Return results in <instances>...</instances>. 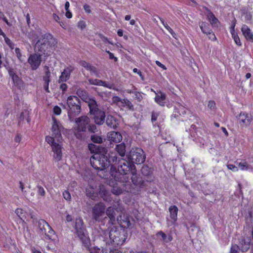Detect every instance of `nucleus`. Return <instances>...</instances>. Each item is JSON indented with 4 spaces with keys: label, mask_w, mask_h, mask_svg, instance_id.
<instances>
[{
    "label": "nucleus",
    "mask_w": 253,
    "mask_h": 253,
    "mask_svg": "<svg viewBox=\"0 0 253 253\" xmlns=\"http://www.w3.org/2000/svg\"><path fill=\"white\" fill-rule=\"evenodd\" d=\"M117 152L121 156H124L126 153V146L124 143L117 145L116 148Z\"/></svg>",
    "instance_id": "f704fd0d"
},
{
    "label": "nucleus",
    "mask_w": 253,
    "mask_h": 253,
    "mask_svg": "<svg viewBox=\"0 0 253 253\" xmlns=\"http://www.w3.org/2000/svg\"><path fill=\"white\" fill-rule=\"evenodd\" d=\"M105 154L96 153L94 154L90 159L91 165L95 169H99L98 175L102 177L105 175H102V173L106 172L105 170L117 160L116 154L114 152L107 153L104 151Z\"/></svg>",
    "instance_id": "f03ea898"
},
{
    "label": "nucleus",
    "mask_w": 253,
    "mask_h": 253,
    "mask_svg": "<svg viewBox=\"0 0 253 253\" xmlns=\"http://www.w3.org/2000/svg\"><path fill=\"white\" fill-rule=\"evenodd\" d=\"M84 9L87 13H90L91 12L90 7L88 4H84Z\"/></svg>",
    "instance_id": "4d7b16f0"
},
{
    "label": "nucleus",
    "mask_w": 253,
    "mask_h": 253,
    "mask_svg": "<svg viewBox=\"0 0 253 253\" xmlns=\"http://www.w3.org/2000/svg\"><path fill=\"white\" fill-rule=\"evenodd\" d=\"M35 225L37 227V231L45 239H54L55 232L43 219H39L37 221H33Z\"/></svg>",
    "instance_id": "39448f33"
},
{
    "label": "nucleus",
    "mask_w": 253,
    "mask_h": 253,
    "mask_svg": "<svg viewBox=\"0 0 253 253\" xmlns=\"http://www.w3.org/2000/svg\"><path fill=\"white\" fill-rule=\"evenodd\" d=\"M74 70V68L72 66L66 67L61 73V75L59 79V82H65L70 78L71 73Z\"/></svg>",
    "instance_id": "aec40b11"
},
{
    "label": "nucleus",
    "mask_w": 253,
    "mask_h": 253,
    "mask_svg": "<svg viewBox=\"0 0 253 253\" xmlns=\"http://www.w3.org/2000/svg\"><path fill=\"white\" fill-rule=\"evenodd\" d=\"M102 253H120V252L115 249H104L102 250Z\"/></svg>",
    "instance_id": "de8ad7c7"
},
{
    "label": "nucleus",
    "mask_w": 253,
    "mask_h": 253,
    "mask_svg": "<svg viewBox=\"0 0 253 253\" xmlns=\"http://www.w3.org/2000/svg\"><path fill=\"white\" fill-rule=\"evenodd\" d=\"M227 168L233 172H237L238 170V168L234 165L229 164L227 166Z\"/></svg>",
    "instance_id": "09e8293b"
},
{
    "label": "nucleus",
    "mask_w": 253,
    "mask_h": 253,
    "mask_svg": "<svg viewBox=\"0 0 253 253\" xmlns=\"http://www.w3.org/2000/svg\"><path fill=\"white\" fill-rule=\"evenodd\" d=\"M90 122L89 118L84 116L79 117L76 120V126L75 127V134L78 138H81V132H85L87 127L89 126Z\"/></svg>",
    "instance_id": "9d476101"
},
{
    "label": "nucleus",
    "mask_w": 253,
    "mask_h": 253,
    "mask_svg": "<svg viewBox=\"0 0 253 253\" xmlns=\"http://www.w3.org/2000/svg\"><path fill=\"white\" fill-rule=\"evenodd\" d=\"M241 31L247 40L253 42V35L248 26L243 25L242 27Z\"/></svg>",
    "instance_id": "5701e85b"
},
{
    "label": "nucleus",
    "mask_w": 253,
    "mask_h": 253,
    "mask_svg": "<svg viewBox=\"0 0 253 253\" xmlns=\"http://www.w3.org/2000/svg\"><path fill=\"white\" fill-rule=\"evenodd\" d=\"M86 24L84 20H80L78 23V27L83 30L85 28Z\"/></svg>",
    "instance_id": "49530a36"
},
{
    "label": "nucleus",
    "mask_w": 253,
    "mask_h": 253,
    "mask_svg": "<svg viewBox=\"0 0 253 253\" xmlns=\"http://www.w3.org/2000/svg\"><path fill=\"white\" fill-rule=\"evenodd\" d=\"M99 194L103 200L107 202H111L110 195L109 194L103 186H100Z\"/></svg>",
    "instance_id": "bb28decb"
},
{
    "label": "nucleus",
    "mask_w": 253,
    "mask_h": 253,
    "mask_svg": "<svg viewBox=\"0 0 253 253\" xmlns=\"http://www.w3.org/2000/svg\"><path fill=\"white\" fill-rule=\"evenodd\" d=\"M41 56V54L37 52L34 54H30L28 62L30 64L32 70H35L39 67L42 62Z\"/></svg>",
    "instance_id": "4468645a"
},
{
    "label": "nucleus",
    "mask_w": 253,
    "mask_h": 253,
    "mask_svg": "<svg viewBox=\"0 0 253 253\" xmlns=\"http://www.w3.org/2000/svg\"><path fill=\"white\" fill-rule=\"evenodd\" d=\"M80 65L85 68L87 70L90 71L91 73L97 75V70L94 67L91 66L89 64L84 61H81L80 62Z\"/></svg>",
    "instance_id": "7c9ffc66"
},
{
    "label": "nucleus",
    "mask_w": 253,
    "mask_h": 253,
    "mask_svg": "<svg viewBox=\"0 0 253 253\" xmlns=\"http://www.w3.org/2000/svg\"><path fill=\"white\" fill-rule=\"evenodd\" d=\"M122 103L121 104H120L119 107H126L129 110H131L132 108L133 105L132 103L128 99H122Z\"/></svg>",
    "instance_id": "c9c22d12"
},
{
    "label": "nucleus",
    "mask_w": 253,
    "mask_h": 253,
    "mask_svg": "<svg viewBox=\"0 0 253 253\" xmlns=\"http://www.w3.org/2000/svg\"><path fill=\"white\" fill-rule=\"evenodd\" d=\"M200 27L203 33L207 35H211V36L210 37V39L212 40H216L214 34L212 33V30L209 27V25L207 23L202 22L200 25Z\"/></svg>",
    "instance_id": "4be33fe9"
},
{
    "label": "nucleus",
    "mask_w": 253,
    "mask_h": 253,
    "mask_svg": "<svg viewBox=\"0 0 253 253\" xmlns=\"http://www.w3.org/2000/svg\"><path fill=\"white\" fill-rule=\"evenodd\" d=\"M105 206L102 202L95 204L92 208V216L96 221H101L105 218Z\"/></svg>",
    "instance_id": "f8f14e48"
},
{
    "label": "nucleus",
    "mask_w": 253,
    "mask_h": 253,
    "mask_svg": "<svg viewBox=\"0 0 253 253\" xmlns=\"http://www.w3.org/2000/svg\"><path fill=\"white\" fill-rule=\"evenodd\" d=\"M15 52L18 59L22 61L23 60L22 59V54L20 52V49L19 48H16L15 49Z\"/></svg>",
    "instance_id": "3c124183"
},
{
    "label": "nucleus",
    "mask_w": 253,
    "mask_h": 253,
    "mask_svg": "<svg viewBox=\"0 0 253 253\" xmlns=\"http://www.w3.org/2000/svg\"><path fill=\"white\" fill-rule=\"evenodd\" d=\"M112 102L114 104L117 105L119 106L120 104L122 103V99L118 96H113L112 99Z\"/></svg>",
    "instance_id": "ea45409f"
},
{
    "label": "nucleus",
    "mask_w": 253,
    "mask_h": 253,
    "mask_svg": "<svg viewBox=\"0 0 253 253\" xmlns=\"http://www.w3.org/2000/svg\"><path fill=\"white\" fill-rule=\"evenodd\" d=\"M169 217L171 220L167 219V224L169 226L174 225L177 219L178 208L175 206H171L169 208Z\"/></svg>",
    "instance_id": "dca6fc26"
},
{
    "label": "nucleus",
    "mask_w": 253,
    "mask_h": 253,
    "mask_svg": "<svg viewBox=\"0 0 253 253\" xmlns=\"http://www.w3.org/2000/svg\"><path fill=\"white\" fill-rule=\"evenodd\" d=\"M88 83L90 84L103 86L108 88H112V85L110 84H108L106 82H103L102 80L98 79H90L88 80Z\"/></svg>",
    "instance_id": "393cba45"
},
{
    "label": "nucleus",
    "mask_w": 253,
    "mask_h": 253,
    "mask_svg": "<svg viewBox=\"0 0 253 253\" xmlns=\"http://www.w3.org/2000/svg\"><path fill=\"white\" fill-rule=\"evenodd\" d=\"M151 90L156 94V96L155 97V102L159 105L164 106L165 105V100L166 99V94L162 91L157 92L153 89H151Z\"/></svg>",
    "instance_id": "6ab92c4d"
},
{
    "label": "nucleus",
    "mask_w": 253,
    "mask_h": 253,
    "mask_svg": "<svg viewBox=\"0 0 253 253\" xmlns=\"http://www.w3.org/2000/svg\"><path fill=\"white\" fill-rule=\"evenodd\" d=\"M60 89L62 90V91L64 92H65L67 89V85L65 83H62L60 86Z\"/></svg>",
    "instance_id": "052dcab7"
},
{
    "label": "nucleus",
    "mask_w": 253,
    "mask_h": 253,
    "mask_svg": "<svg viewBox=\"0 0 253 253\" xmlns=\"http://www.w3.org/2000/svg\"><path fill=\"white\" fill-rule=\"evenodd\" d=\"M156 64H157V65L162 68L163 70H167L166 67L164 65L162 64L160 61H156Z\"/></svg>",
    "instance_id": "680f3d73"
},
{
    "label": "nucleus",
    "mask_w": 253,
    "mask_h": 253,
    "mask_svg": "<svg viewBox=\"0 0 253 253\" xmlns=\"http://www.w3.org/2000/svg\"><path fill=\"white\" fill-rule=\"evenodd\" d=\"M106 215L109 217L112 223L115 221V213L114 209L111 207L107 208L106 211Z\"/></svg>",
    "instance_id": "72a5a7b5"
},
{
    "label": "nucleus",
    "mask_w": 253,
    "mask_h": 253,
    "mask_svg": "<svg viewBox=\"0 0 253 253\" xmlns=\"http://www.w3.org/2000/svg\"><path fill=\"white\" fill-rule=\"evenodd\" d=\"M208 106L211 110H214L215 108V103L213 101H210Z\"/></svg>",
    "instance_id": "864d4df0"
},
{
    "label": "nucleus",
    "mask_w": 253,
    "mask_h": 253,
    "mask_svg": "<svg viewBox=\"0 0 253 253\" xmlns=\"http://www.w3.org/2000/svg\"><path fill=\"white\" fill-rule=\"evenodd\" d=\"M237 118L239 124L245 126H249L253 120L252 115L245 112H241Z\"/></svg>",
    "instance_id": "2eb2a0df"
},
{
    "label": "nucleus",
    "mask_w": 253,
    "mask_h": 253,
    "mask_svg": "<svg viewBox=\"0 0 253 253\" xmlns=\"http://www.w3.org/2000/svg\"><path fill=\"white\" fill-rule=\"evenodd\" d=\"M45 141L51 147L54 160L57 162L61 160L62 157L61 145L62 142L57 141L53 137L50 136H46Z\"/></svg>",
    "instance_id": "423d86ee"
},
{
    "label": "nucleus",
    "mask_w": 253,
    "mask_h": 253,
    "mask_svg": "<svg viewBox=\"0 0 253 253\" xmlns=\"http://www.w3.org/2000/svg\"><path fill=\"white\" fill-rule=\"evenodd\" d=\"M37 188L38 189V194L41 196H44L45 194V192L44 188L40 185L37 186Z\"/></svg>",
    "instance_id": "37998d69"
},
{
    "label": "nucleus",
    "mask_w": 253,
    "mask_h": 253,
    "mask_svg": "<svg viewBox=\"0 0 253 253\" xmlns=\"http://www.w3.org/2000/svg\"><path fill=\"white\" fill-rule=\"evenodd\" d=\"M90 253H98L100 251V249L96 247H93L89 249Z\"/></svg>",
    "instance_id": "6e6d98bb"
},
{
    "label": "nucleus",
    "mask_w": 253,
    "mask_h": 253,
    "mask_svg": "<svg viewBox=\"0 0 253 253\" xmlns=\"http://www.w3.org/2000/svg\"><path fill=\"white\" fill-rule=\"evenodd\" d=\"M53 18L55 21H56L58 23H60V18L57 15L54 13L53 14Z\"/></svg>",
    "instance_id": "774afa93"
},
{
    "label": "nucleus",
    "mask_w": 253,
    "mask_h": 253,
    "mask_svg": "<svg viewBox=\"0 0 253 253\" xmlns=\"http://www.w3.org/2000/svg\"><path fill=\"white\" fill-rule=\"evenodd\" d=\"M239 248L236 244L232 245L230 253H239Z\"/></svg>",
    "instance_id": "c03bdc74"
},
{
    "label": "nucleus",
    "mask_w": 253,
    "mask_h": 253,
    "mask_svg": "<svg viewBox=\"0 0 253 253\" xmlns=\"http://www.w3.org/2000/svg\"><path fill=\"white\" fill-rule=\"evenodd\" d=\"M106 123L107 126L111 128H115L118 125V121L112 115H108L107 116Z\"/></svg>",
    "instance_id": "c756f323"
},
{
    "label": "nucleus",
    "mask_w": 253,
    "mask_h": 253,
    "mask_svg": "<svg viewBox=\"0 0 253 253\" xmlns=\"http://www.w3.org/2000/svg\"><path fill=\"white\" fill-rule=\"evenodd\" d=\"M65 16L68 18H71L72 17V13L70 10H66Z\"/></svg>",
    "instance_id": "69168bd1"
},
{
    "label": "nucleus",
    "mask_w": 253,
    "mask_h": 253,
    "mask_svg": "<svg viewBox=\"0 0 253 253\" xmlns=\"http://www.w3.org/2000/svg\"><path fill=\"white\" fill-rule=\"evenodd\" d=\"M113 186V189L112 190V193L116 195H119L122 193L123 190L118 186H114V185H112Z\"/></svg>",
    "instance_id": "58836bf2"
},
{
    "label": "nucleus",
    "mask_w": 253,
    "mask_h": 253,
    "mask_svg": "<svg viewBox=\"0 0 253 253\" xmlns=\"http://www.w3.org/2000/svg\"><path fill=\"white\" fill-rule=\"evenodd\" d=\"M63 196L64 198L68 201H70L71 199V194L69 191L65 190L63 192Z\"/></svg>",
    "instance_id": "a18cd8bd"
},
{
    "label": "nucleus",
    "mask_w": 253,
    "mask_h": 253,
    "mask_svg": "<svg viewBox=\"0 0 253 253\" xmlns=\"http://www.w3.org/2000/svg\"><path fill=\"white\" fill-rule=\"evenodd\" d=\"M77 94L82 98L83 100L85 101L86 102H87L88 103V102L89 100H93L92 99L88 98L87 94L86 91L82 89H78L77 91Z\"/></svg>",
    "instance_id": "2f4dec72"
},
{
    "label": "nucleus",
    "mask_w": 253,
    "mask_h": 253,
    "mask_svg": "<svg viewBox=\"0 0 253 253\" xmlns=\"http://www.w3.org/2000/svg\"><path fill=\"white\" fill-rule=\"evenodd\" d=\"M231 35L236 44L241 46L242 45V43L237 34L236 33H234L231 34Z\"/></svg>",
    "instance_id": "4c0bfd02"
},
{
    "label": "nucleus",
    "mask_w": 253,
    "mask_h": 253,
    "mask_svg": "<svg viewBox=\"0 0 253 253\" xmlns=\"http://www.w3.org/2000/svg\"><path fill=\"white\" fill-rule=\"evenodd\" d=\"M129 159L132 164H140L145 160L143 150L140 148H132L130 151Z\"/></svg>",
    "instance_id": "9b49d317"
},
{
    "label": "nucleus",
    "mask_w": 253,
    "mask_h": 253,
    "mask_svg": "<svg viewBox=\"0 0 253 253\" xmlns=\"http://www.w3.org/2000/svg\"><path fill=\"white\" fill-rule=\"evenodd\" d=\"M105 236H108L109 239L106 237L108 244L113 243L115 245H121L126 241L127 237L126 232L124 230H118L115 227H113L109 233Z\"/></svg>",
    "instance_id": "20e7f679"
},
{
    "label": "nucleus",
    "mask_w": 253,
    "mask_h": 253,
    "mask_svg": "<svg viewBox=\"0 0 253 253\" xmlns=\"http://www.w3.org/2000/svg\"><path fill=\"white\" fill-rule=\"evenodd\" d=\"M159 116V113L157 112H153L152 114V121L153 122L156 121L158 117Z\"/></svg>",
    "instance_id": "13d9d810"
},
{
    "label": "nucleus",
    "mask_w": 253,
    "mask_h": 253,
    "mask_svg": "<svg viewBox=\"0 0 253 253\" xmlns=\"http://www.w3.org/2000/svg\"><path fill=\"white\" fill-rule=\"evenodd\" d=\"M156 236L158 237L161 236L162 238V240L165 243L170 242L173 239V238L171 234H169L167 235L162 231H159V232H158L156 234Z\"/></svg>",
    "instance_id": "c85d7f7f"
},
{
    "label": "nucleus",
    "mask_w": 253,
    "mask_h": 253,
    "mask_svg": "<svg viewBox=\"0 0 253 253\" xmlns=\"http://www.w3.org/2000/svg\"><path fill=\"white\" fill-rule=\"evenodd\" d=\"M117 220L121 227L124 228H128L131 225L130 219L127 214H123L120 215L118 217Z\"/></svg>",
    "instance_id": "f3484780"
},
{
    "label": "nucleus",
    "mask_w": 253,
    "mask_h": 253,
    "mask_svg": "<svg viewBox=\"0 0 253 253\" xmlns=\"http://www.w3.org/2000/svg\"><path fill=\"white\" fill-rule=\"evenodd\" d=\"M131 170L133 176L131 177V180L134 184H135V166L133 164L123 159L119 161L118 166V171L116 168L112 166L110 169L111 176L114 178L116 181H120L123 183L128 181L129 177L126 176L128 172Z\"/></svg>",
    "instance_id": "f257e3e1"
},
{
    "label": "nucleus",
    "mask_w": 253,
    "mask_h": 253,
    "mask_svg": "<svg viewBox=\"0 0 253 253\" xmlns=\"http://www.w3.org/2000/svg\"><path fill=\"white\" fill-rule=\"evenodd\" d=\"M4 39V41L5 42H6V43L11 48V49H13L14 47V43L12 42V41L9 39H8L7 37H6L5 35L4 34V35H2Z\"/></svg>",
    "instance_id": "a19ab883"
},
{
    "label": "nucleus",
    "mask_w": 253,
    "mask_h": 253,
    "mask_svg": "<svg viewBox=\"0 0 253 253\" xmlns=\"http://www.w3.org/2000/svg\"><path fill=\"white\" fill-rule=\"evenodd\" d=\"M88 148L91 152L94 153L96 151L95 145L93 144H89Z\"/></svg>",
    "instance_id": "e2e57ef3"
},
{
    "label": "nucleus",
    "mask_w": 253,
    "mask_h": 253,
    "mask_svg": "<svg viewBox=\"0 0 253 253\" xmlns=\"http://www.w3.org/2000/svg\"><path fill=\"white\" fill-rule=\"evenodd\" d=\"M15 141L19 143L20 141L21 140V136L20 134H17L14 139Z\"/></svg>",
    "instance_id": "0e129e2a"
},
{
    "label": "nucleus",
    "mask_w": 253,
    "mask_h": 253,
    "mask_svg": "<svg viewBox=\"0 0 253 253\" xmlns=\"http://www.w3.org/2000/svg\"><path fill=\"white\" fill-rule=\"evenodd\" d=\"M74 228L79 238L83 241L84 244L87 245L89 240L86 236L87 231L82 217H79L76 219Z\"/></svg>",
    "instance_id": "1a4fd4ad"
},
{
    "label": "nucleus",
    "mask_w": 253,
    "mask_h": 253,
    "mask_svg": "<svg viewBox=\"0 0 253 253\" xmlns=\"http://www.w3.org/2000/svg\"><path fill=\"white\" fill-rule=\"evenodd\" d=\"M52 136L57 141L62 142V137L61 136V131L63 129V126L56 118L52 117Z\"/></svg>",
    "instance_id": "ddd939ff"
},
{
    "label": "nucleus",
    "mask_w": 253,
    "mask_h": 253,
    "mask_svg": "<svg viewBox=\"0 0 253 253\" xmlns=\"http://www.w3.org/2000/svg\"><path fill=\"white\" fill-rule=\"evenodd\" d=\"M53 111L54 114L55 115H60L61 112V108L57 106L54 107V108L53 109Z\"/></svg>",
    "instance_id": "8fccbe9b"
},
{
    "label": "nucleus",
    "mask_w": 253,
    "mask_h": 253,
    "mask_svg": "<svg viewBox=\"0 0 253 253\" xmlns=\"http://www.w3.org/2000/svg\"><path fill=\"white\" fill-rule=\"evenodd\" d=\"M88 130L92 132H95L97 131V128L95 126V125H92L91 126H89L87 127Z\"/></svg>",
    "instance_id": "5fc2aeb1"
},
{
    "label": "nucleus",
    "mask_w": 253,
    "mask_h": 253,
    "mask_svg": "<svg viewBox=\"0 0 253 253\" xmlns=\"http://www.w3.org/2000/svg\"><path fill=\"white\" fill-rule=\"evenodd\" d=\"M134 98L138 100V101H140L142 99V96L141 93L135 91L134 92Z\"/></svg>",
    "instance_id": "603ef678"
},
{
    "label": "nucleus",
    "mask_w": 253,
    "mask_h": 253,
    "mask_svg": "<svg viewBox=\"0 0 253 253\" xmlns=\"http://www.w3.org/2000/svg\"><path fill=\"white\" fill-rule=\"evenodd\" d=\"M250 247V241L249 239H244L241 242L240 250L243 252H246Z\"/></svg>",
    "instance_id": "473e14b6"
},
{
    "label": "nucleus",
    "mask_w": 253,
    "mask_h": 253,
    "mask_svg": "<svg viewBox=\"0 0 253 253\" xmlns=\"http://www.w3.org/2000/svg\"><path fill=\"white\" fill-rule=\"evenodd\" d=\"M86 193L87 196L93 200H96L98 197V193L97 190L92 186H89L86 189Z\"/></svg>",
    "instance_id": "a878e982"
},
{
    "label": "nucleus",
    "mask_w": 253,
    "mask_h": 253,
    "mask_svg": "<svg viewBox=\"0 0 253 253\" xmlns=\"http://www.w3.org/2000/svg\"><path fill=\"white\" fill-rule=\"evenodd\" d=\"M133 72L135 73H137L139 76L143 79L142 75L141 72L139 71L137 68H134L133 69Z\"/></svg>",
    "instance_id": "338daca9"
},
{
    "label": "nucleus",
    "mask_w": 253,
    "mask_h": 253,
    "mask_svg": "<svg viewBox=\"0 0 253 253\" xmlns=\"http://www.w3.org/2000/svg\"><path fill=\"white\" fill-rule=\"evenodd\" d=\"M80 101L76 96H70L67 98V104L69 108L68 112V117L71 121L72 120V115H78L81 110V107L79 105Z\"/></svg>",
    "instance_id": "6e6552de"
},
{
    "label": "nucleus",
    "mask_w": 253,
    "mask_h": 253,
    "mask_svg": "<svg viewBox=\"0 0 253 253\" xmlns=\"http://www.w3.org/2000/svg\"><path fill=\"white\" fill-rule=\"evenodd\" d=\"M45 71L44 75L43 77V80L44 81L43 88L45 91L48 92H49V88H48V84L50 82V72L49 70L48 67H45Z\"/></svg>",
    "instance_id": "b1692460"
},
{
    "label": "nucleus",
    "mask_w": 253,
    "mask_h": 253,
    "mask_svg": "<svg viewBox=\"0 0 253 253\" xmlns=\"http://www.w3.org/2000/svg\"><path fill=\"white\" fill-rule=\"evenodd\" d=\"M91 140L93 142L100 143L102 142V138L96 135H93L91 136Z\"/></svg>",
    "instance_id": "79ce46f5"
},
{
    "label": "nucleus",
    "mask_w": 253,
    "mask_h": 253,
    "mask_svg": "<svg viewBox=\"0 0 253 253\" xmlns=\"http://www.w3.org/2000/svg\"><path fill=\"white\" fill-rule=\"evenodd\" d=\"M88 106L90 113L94 115L95 123L98 125L103 124L105 117V113L98 109L96 101L94 100H89Z\"/></svg>",
    "instance_id": "0eeeda50"
},
{
    "label": "nucleus",
    "mask_w": 253,
    "mask_h": 253,
    "mask_svg": "<svg viewBox=\"0 0 253 253\" xmlns=\"http://www.w3.org/2000/svg\"><path fill=\"white\" fill-rule=\"evenodd\" d=\"M238 167L242 170H248L249 169H253L252 167L249 165L247 162H242L238 164Z\"/></svg>",
    "instance_id": "e433bc0d"
},
{
    "label": "nucleus",
    "mask_w": 253,
    "mask_h": 253,
    "mask_svg": "<svg viewBox=\"0 0 253 253\" xmlns=\"http://www.w3.org/2000/svg\"><path fill=\"white\" fill-rule=\"evenodd\" d=\"M38 41L35 44V51L41 54L48 56L54 48L56 42L50 34L39 36L35 35Z\"/></svg>",
    "instance_id": "7ed1b4c3"
},
{
    "label": "nucleus",
    "mask_w": 253,
    "mask_h": 253,
    "mask_svg": "<svg viewBox=\"0 0 253 253\" xmlns=\"http://www.w3.org/2000/svg\"><path fill=\"white\" fill-rule=\"evenodd\" d=\"M106 52L108 53L110 59H114L115 61H117L118 60V58L116 57H115V56L112 53H111L109 51H107Z\"/></svg>",
    "instance_id": "bf43d9fd"
},
{
    "label": "nucleus",
    "mask_w": 253,
    "mask_h": 253,
    "mask_svg": "<svg viewBox=\"0 0 253 253\" xmlns=\"http://www.w3.org/2000/svg\"><path fill=\"white\" fill-rule=\"evenodd\" d=\"M123 137L121 134L116 131H110L108 133V140L111 143H119L122 141Z\"/></svg>",
    "instance_id": "a211bd4d"
},
{
    "label": "nucleus",
    "mask_w": 253,
    "mask_h": 253,
    "mask_svg": "<svg viewBox=\"0 0 253 253\" xmlns=\"http://www.w3.org/2000/svg\"><path fill=\"white\" fill-rule=\"evenodd\" d=\"M207 17L209 21L213 27H218L219 22L218 20L215 17L214 15L211 11H208Z\"/></svg>",
    "instance_id": "cd10ccee"
},
{
    "label": "nucleus",
    "mask_w": 253,
    "mask_h": 253,
    "mask_svg": "<svg viewBox=\"0 0 253 253\" xmlns=\"http://www.w3.org/2000/svg\"><path fill=\"white\" fill-rule=\"evenodd\" d=\"M15 213L22 220L23 222H24L25 219L28 220L30 218H33L31 213H28L22 209H17L15 210Z\"/></svg>",
    "instance_id": "412c9836"
}]
</instances>
